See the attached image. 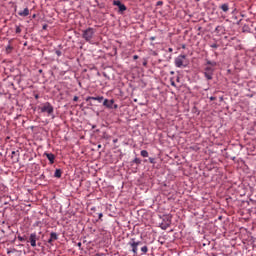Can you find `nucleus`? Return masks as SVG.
I'll return each mask as SVG.
<instances>
[{
	"mask_svg": "<svg viewBox=\"0 0 256 256\" xmlns=\"http://www.w3.org/2000/svg\"><path fill=\"white\" fill-rule=\"evenodd\" d=\"M38 109L41 113H46L47 117H52V119H55V114H53L55 113V108L49 102L43 103L38 107Z\"/></svg>",
	"mask_w": 256,
	"mask_h": 256,
	"instance_id": "obj_1",
	"label": "nucleus"
},
{
	"mask_svg": "<svg viewBox=\"0 0 256 256\" xmlns=\"http://www.w3.org/2000/svg\"><path fill=\"white\" fill-rule=\"evenodd\" d=\"M95 35V29L94 28H87L86 30L82 31V37L89 43L91 39H93Z\"/></svg>",
	"mask_w": 256,
	"mask_h": 256,
	"instance_id": "obj_2",
	"label": "nucleus"
},
{
	"mask_svg": "<svg viewBox=\"0 0 256 256\" xmlns=\"http://www.w3.org/2000/svg\"><path fill=\"white\" fill-rule=\"evenodd\" d=\"M37 241H39V236H37V233L30 234L29 243L31 244V247H37Z\"/></svg>",
	"mask_w": 256,
	"mask_h": 256,
	"instance_id": "obj_3",
	"label": "nucleus"
},
{
	"mask_svg": "<svg viewBox=\"0 0 256 256\" xmlns=\"http://www.w3.org/2000/svg\"><path fill=\"white\" fill-rule=\"evenodd\" d=\"M113 5L118 7V9H119V11H121V13H123V11H127V6L122 4L121 1H119V0H114Z\"/></svg>",
	"mask_w": 256,
	"mask_h": 256,
	"instance_id": "obj_4",
	"label": "nucleus"
},
{
	"mask_svg": "<svg viewBox=\"0 0 256 256\" xmlns=\"http://www.w3.org/2000/svg\"><path fill=\"white\" fill-rule=\"evenodd\" d=\"M185 55H180L175 59V65L179 68L183 67V61H185Z\"/></svg>",
	"mask_w": 256,
	"mask_h": 256,
	"instance_id": "obj_5",
	"label": "nucleus"
},
{
	"mask_svg": "<svg viewBox=\"0 0 256 256\" xmlns=\"http://www.w3.org/2000/svg\"><path fill=\"white\" fill-rule=\"evenodd\" d=\"M115 104V100L114 99H105L103 101V105L104 107H106L107 109H113V105Z\"/></svg>",
	"mask_w": 256,
	"mask_h": 256,
	"instance_id": "obj_6",
	"label": "nucleus"
},
{
	"mask_svg": "<svg viewBox=\"0 0 256 256\" xmlns=\"http://www.w3.org/2000/svg\"><path fill=\"white\" fill-rule=\"evenodd\" d=\"M128 245H130L131 249H132V253H134V255H137V251H138V247L137 244L135 243V239L132 238L131 241L128 243Z\"/></svg>",
	"mask_w": 256,
	"mask_h": 256,
	"instance_id": "obj_7",
	"label": "nucleus"
},
{
	"mask_svg": "<svg viewBox=\"0 0 256 256\" xmlns=\"http://www.w3.org/2000/svg\"><path fill=\"white\" fill-rule=\"evenodd\" d=\"M103 96H97V97H93V96H89L86 98L87 103H89L90 101H98V103H103Z\"/></svg>",
	"mask_w": 256,
	"mask_h": 256,
	"instance_id": "obj_8",
	"label": "nucleus"
},
{
	"mask_svg": "<svg viewBox=\"0 0 256 256\" xmlns=\"http://www.w3.org/2000/svg\"><path fill=\"white\" fill-rule=\"evenodd\" d=\"M59 239V236H57V233L52 232L50 233V238L48 240L49 245H53V241H57Z\"/></svg>",
	"mask_w": 256,
	"mask_h": 256,
	"instance_id": "obj_9",
	"label": "nucleus"
},
{
	"mask_svg": "<svg viewBox=\"0 0 256 256\" xmlns=\"http://www.w3.org/2000/svg\"><path fill=\"white\" fill-rule=\"evenodd\" d=\"M44 155L47 157L48 161H50V165L55 163V155L53 153H44Z\"/></svg>",
	"mask_w": 256,
	"mask_h": 256,
	"instance_id": "obj_10",
	"label": "nucleus"
},
{
	"mask_svg": "<svg viewBox=\"0 0 256 256\" xmlns=\"http://www.w3.org/2000/svg\"><path fill=\"white\" fill-rule=\"evenodd\" d=\"M11 159H14V162L17 163L19 161V150L12 151Z\"/></svg>",
	"mask_w": 256,
	"mask_h": 256,
	"instance_id": "obj_11",
	"label": "nucleus"
},
{
	"mask_svg": "<svg viewBox=\"0 0 256 256\" xmlns=\"http://www.w3.org/2000/svg\"><path fill=\"white\" fill-rule=\"evenodd\" d=\"M20 17H28L29 15V8H25L23 11L18 12Z\"/></svg>",
	"mask_w": 256,
	"mask_h": 256,
	"instance_id": "obj_12",
	"label": "nucleus"
},
{
	"mask_svg": "<svg viewBox=\"0 0 256 256\" xmlns=\"http://www.w3.org/2000/svg\"><path fill=\"white\" fill-rule=\"evenodd\" d=\"M61 175H63V172L61 171V169H56L54 173V177H56L57 179H61Z\"/></svg>",
	"mask_w": 256,
	"mask_h": 256,
	"instance_id": "obj_13",
	"label": "nucleus"
},
{
	"mask_svg": "<svg viewBox=\"0 0 256 256\" xmlns=\"http://www.w3.org/2000/svg\"><path fill=\"white\" fill-rule=\"evenodd\" d=\"M204 73H215V69H213V67L211 66H207L204 70Z\"/></svg>",
	"mask_w": 256,
	"mask_h": 256,
	"instance_id": "obj_14",
	"label": "nucleus"
},
{
	"mask_svg": "<svg viewBox=\"0 0 256 256\" xmlns=\"http://www.w3.org/2000/svg\"><path fill=\"white\" fill-rule=\"evenodd\" d=\"M220 9H222V11H224V13H227V11H229V4H222L220 6Z\"/></svg>",
	"mask_w": 256,
	"mask_h": 256,
	"instance_id": "obj_15",
	"label": "nucleus"
},
{
	"mask_svg": "<svg viewBox=\"0 0 256 256\" xmlns=\"http://www.w3.org/2000/svg\"><path fill=\"white\" fill-rule=\"evenodd\" d=\"M206 64L210 67H217V62L215 61L207 60Z\"/></svg>",
	"mask_w": 256,
	"mask_h": 256,
	"instance_id": "obj_16",
	"label": "nucleus"
},
{
	"mask_svg": "<svg viewBox=\"0 0 256 256\" xmlns=\"http://www.w3.org/2000/svg\"><path fill=\"white\" fill-rule=\"evenodd\" d=\"M204 75H205L206 79H208V81H211V79H213V74L212 73L204 72Z\"/></svg>",
	"mask_w": 256,
	"mask_h": 256,
	"instance_id": "obj_17",
	"label": "nucleus"
},
{
	"mask_svg": "<svg viewBox=\"0 0 256 256\" xmlns=\"http://www.w3.org/2000/svg\"><path fill=\"white\" fill-rule=\"evenodd\" d=\"M140 155H141L142 157H149V152H147V150H142V151L140 152Z\"/></svg>",
	"mask_w": 256,
	"mask_h": 256,
	"instance_id": "obj_18",
	"label": "nucleus"
},
{
	"mask_svg": "<svg viewBox=\"0 0 256 256\" xmlns=\"http://www.w3.org/2000/svg\"><path fill=\"white\" fill-rule=\"evenodd\" d=\"M12 51H13V46L8 45V46L6 47V53L9 54V53H11Z\"/></svg>",
	"mask_w": 256,
	"mask_h": 256,
	"instance_id": "obj_19",
	"label": "nucleus"
},
{
	"mask_svg": "<svg viewBox=\"0 0 256 256\" xmlns=\"http://www.w3.org/2000/svg\"><path fill=\"white\" fill-rule=\"evenodd\" d=\"M141 251H142V253H147L148 251H149V248L147 247V246H143L142 248H141Z\"/></svg>",
	"mask_w": 256,
	"mask_h": 256,
	"instance_id": "obj_20",
	"label": "nucleus"
},
{
	"mask_svg": "<svg viewBox=\"0 0 256 256\" xmlns=\"http://www.w3.org/2000/svg\"><path fill=\"white\" fill-rule=\"evenodd\" d=\"M133 163H136V165H141V159L135 158V159L133 160Z\"/></svg>",
	"mask_w": 256,
	"mask_h": 256,
	"instance_id": "obj_21",
	"label": "nucleus"
},
{
	"mask_svg": "<svg viewBox=\"0 0 256 256\" xmlns=\"http://www.w3.org/2000/svg\"><path fill=\"white\" fill-rule=\"evenodd\" d=\"M16 33H17V34L21 33V27L16 26Z\"/></svg>",
	"mask_w": 256,
	"mask_h": 256,
	"instance_id": "obj_22",
	"label": "nucleus"
},
{
	"mask_svg": "<svg viewBox=\"0 0 256 256\" xmlns=\"http://www.w3.org/2000/svg\"><path fill=\"white\" fill-rule=\"evenodd\" d=\"M210 47H212V49H217V47H219V45H217L216 43L212 44Z\"/></svg>",
	"mask_w": 256,
	"mask_h": 256,
	"instance_id": "obj_23",
	"label": "nucleus"
},
{
	"mask_svg": "<svg viewBox=\"0 0 256 256\" xmlns=\"http://www.w3.org/2000/svg\"><path fill=\"white\" fill-rule=\"evenodd\" d=\"M112 109H119V105L113 104Z\"/></svg>",
	"mask_w": 256,
	"mask_h": 256,
	"instance_id": "obj_24",
	"label": "nucleus"
},
{
	"mask_svg": "<svg viewBox=\"0 0 256 256\" xmlns=\"http://www.w3.org/2000/svg\"><path fill=\"white\" fill-rule=\"evenodd\" d=\"M18 240H20L21 242L25 241V238H23L22 236H18Z\"/></svg>",
	"mask_w": 256,
	"mask_h": 256,
	"instance_id": "obj_25",
	"label": "nucleus"
},
{
	"mask_svg": "<svg viewBox=\"0 0 256 256\" xmlns=\"http://www.w3.org/2000/svg\"><path fill=\"white\" fill-rule=\"evenodd\" d=\"M150 163H155V158H149Z\"/></svg>",
	"mask_w": 256,
	"mask_h": 256,
	"instance_id": "obj_26",
	"label": "nucleus"
},
{
	"mask_svg": "<svg viewBox=\"0 0 256 256\" xmlns=\"http://www.w3.org/2000/svg\"><path fill=\"white\" fill-rule=\"evenodd\" d=\"M73 101H79V97L74 96Z\"/></svg>",
	"mask_w": 256,
	"mask_h": 256,
	"instance_id": "obj_27",
	"label": "nucleus"
},
{
	"mask_svg": "<svg viewBox=\"0 0 256 256\" xmlns=\"http://www.w3.org/2000/svg\"><path fill=\"white\" fill-rule=\"evenodd\" d=\"M141 241H135V244L137 245V247H139Z\"/></svg>",
	"mask_w": 256,
	"mask_h": 256,
	"instance_id": "obj_28",
	"label": "nucleus"
},
{
	"mask_svg": "<svg viewBox=\"0 0 256 256\" xmlns=\"http://www.w3.org/2000/svg\"><path fill=\"white\" fill-rule=\"evenodd\" d=\"M133 59H134V60H137V59H139V56L134 55V56H133Z\"/></svg>",
	"mask_w": 256,
	"mask_h": 256,
	"instance_id": "obj_29",
	"label": "nucleus"
},
{
	"mask_svg": "<svg viewBox=\"0 0 256 256\" xmlns=\"http://www.w3.org/2000/svg\"><path fill=\"white\" fill-rule=\"evenodd\" d=\"M150 41H155V36L150 37Z\"/></svg>",
	"mask_w": 256,
	"mask_h": 256,
	"instance_id": "obj_30",
	"label": "nucleus"
},
{
	"mask_svg": "<svg viewBox=\"0 0 256 256\" xmlns=\"http://www.w3.org/2000/svg\"><path fill=\"white\" fill-rule=\"evenodd\" d=\"M99 219H103V213L99 214Z\"/></svg>",
	"mask_w": 256,
	"mask_h": 256,
	"instance_id": "obj_31",
	"label": "nucleus"
},
{
	"mask_svg": "<svg viewBox=\"0 0 256 256\" xmlns=\"http://www.w3.org/2000/svg\"><path fill=\"white\" fill-rule=\"evenodd\" d=\"M169 53H173V48L168 49Z\"/></svg>",
	"mask_w": 256,
	"mask_h": 256,
	"instance_id": "obj_32",
	"label": "nucleus"
},
{
	"mask_svg": "<svg viewBox=\"0 0 256 256\" xmlns=\"http://www.w3.org/2000/svg\"><path fill=\"white\" fill-rule=\"evenodd\" d=\"M215 99H216V98H215V97H213V96H212V97H210V101H215Z\"/></svg>",
	"mask_w": 256,
	"mask_h": 256,
	"instance_id": "obj_33",
	"label": "nucleus"
},
{
	"mask_svg": "<svg viewBox=\"0 0 256 256\" xmlns=\"http://www.w3.org/2000/svg\"><path fill=\"white\" fill-rule=\"evenodd\" d=\"M157 5H163V2L158 1V2H157Z\"/></svg>",
	"mask_w": 256,
	"mask_h": 256,
	"instance_id": "obj_34",
	"label": "nucleus"
},
{
	"mask_svg": "<svg viewBox=\"0 0 256 256\" xmlns=\"http://www.w3.org/2000/svg\"><path fill=\"white\" fill-rule=\"evenodd\" d=\"M172 87H175V81L171 82Z\"/></svg>",
	"mask_w": 256,
	"mask_h": 256,
	"instance_id": "obj_35",
	"label": "nucleus"
},
{
	"mask_svg": "<svg viewBox=\"0 0 256 256\" xmlns=\"http://www.w3.org/2000/svg\"><path fill=\"white\" fill-rule=\"evenodd\" d=\"M56 53H57L58 56L61 55V52H60V51H57Z\"/></svg>",
	"mask_w": 256,
	"mask_h": 256,
	"instance_id": "obj_36",
	"label": "nucleus"
},
{
	"mask_svg": "<svg viewBox=\"0 0 256 256\" xmlns=\"http://www.w3.org/2000/svg\"><path fill=\"white\" fill-rule=\"evenodd\" d=\"M35 99H39V95H36V96H35Z\"/></svg>",
	"mask_w": 256,
	"mask_h": 256,
	"instance_id": "obj_37",
	"label": "nucleus"
},
{
	"mask_svg": "<svg viewBox=\"0 0 256 256\" xmlns=\"http://www.w3.org/2000/svg\"><path fill=\"white\" fill-rule=\"evenodd\" d=\"M39 73H43V70H39Z\"/></svg>",
	"mask_w": 256,
	"mask_h": 256,
	"instance_id": "obj_38",
	"label": "nucleus"
},
{
	"mask_svg": "<svg viewBox=\"0 0 256 256\" xmlns=\"http://www.w3.org/2000/svg\"><path fill=\"white\" fill-rule=\"evenodd\" d=\"M143 65H147V62H144Z\"/></svg>",
	"mask_w": 256,
	"mask_h": 256,
	"instance_id": "obj_39",
	"label": "nucleus"
},
{
	"mask_svg": "<svg viewBox=\"0 0 256 256\" xmlns=\"http://www.w3.org/2000/svg\"><path fill=\"white\" fill-rule=\"evenodd\" d=\"M78 246L81 247V243H78Z\"/></svg>",
	"mask_w": 256,
	"mask_h": 256,
	"instance_id": "obj_40",
	"label": "nucleus"
},
{
	"mask_svg": "<svg viewBox=\"0 0 256 256\" xmlns=\"http://www.w3.org/2000/svg\"><path fill=\"white\" fill-rule=\"evenodd\" d=\"M98 148H101V145H98Z\"/></svg>",
	"mask_w": 256,
	"mask_h": 256,
	"instance_id": "obj_41",
	"label": "nucleus"
},
{
	"mask_svg": "<svg viewBox=\"0 0 256 256\" xmlns=\"http://www.w3.org/2000/svg\"><path fill=\"white\" fill-rule=\"evenodd\" d=\"M255 31H256V27H255Z\"/></svg>",
	"mask_w": 256,
	"mask_h": 256,
	"instance_id": "obj_42",
	"label": "nucleus"
}]
</instances>
